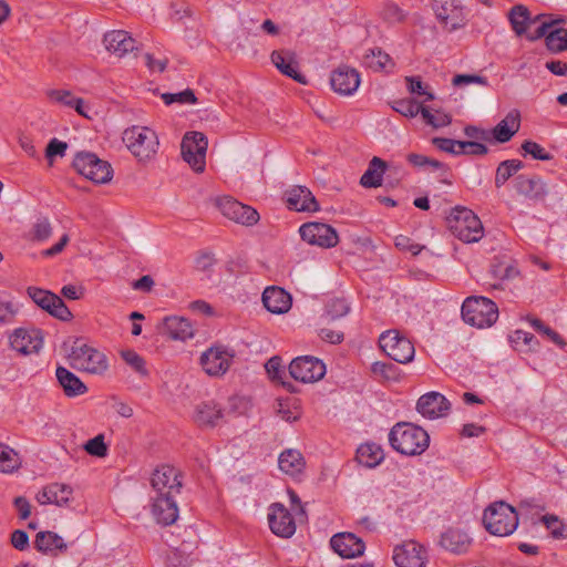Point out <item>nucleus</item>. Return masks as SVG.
<instances>
[{"mask_svg":"<svg viewBox=\"0 0 567 567\" xmlns=\"http://www.w3.org/2000/svg\"><path fill=\"white\" fill-rule=\"evenodd\" d=\"M265 369L267 374L272 381L280 382L289 392H293V385L291 383H287L282 380V375H285V370L281 368V359L277 355L270 358L266 364Z\"/></svg>","mask_w":567,"mask_h":567,"instance_id":"45","label":"nucleus"},{"mask_svg":"<svg viewBox=\"0 0 567 567\" xmlns=\"http://www.w3.org/2000/svg\"><path fill=\"white\" fill-rule=\"evenodd\" d=\"M520 127V113L512 110L507 115L498 122V143L508 142Z\"/></svg>","mask_w":567,"mask_h":567,"instance_id":"39","label":"nucleus"},{"mask_svg":"<svg viewBox=\"0 0 567 567\" xmlns=\"http://www.w3.org/2000/svg\"><path fill=\"white\" fill-rule=\"evenodd\" d=\"M68 148V144L65 142L59 141L58 138H52L47 148H45V157L49 161H52L55 156H63Z\"/></svg>","mask_w":567,"mask_h":567,"instance_id":"61","label":"nucleus"},{"mask_svg":"<svg viewBox=\"0 0 567 567\" xmlns=\"http://www.w3.org/2000/svg\"><path fill=\"white\" fill-rule=\"evenodd\" d=\"M52 235V227L47 218L39 219L32 230V239L38 241L47 240Z\"/></svg>","mask_w":567,"mask_h":567,"instance_id":"57","label":"nucleus"},{"mask_svg":"<svg viewBox=\"0 0 567 567\" xmlns=\"http://www.w3.org/2000/svg\"><path fill=\"white\" fill-rule=\"evenodd\" d=\"M220 213L230 220L245 226H252L259 220L258 212L230 196L217 200Z\"/></svg>","mask_w":567,"mask_h":567,"instance_id":"13","label":"nucleus"},{"mask_svg":"<svg viewBox=\"0 0 567 567\" xmlns=\"http://www.w3.org/2000/svg\"><path fill=\"white\" fill-rule=\"evenodd\" d=\"M425 106L419 104L416 101L412 99H401L398 101H394L392 104V109L400 113L401 115L405 117L413 118L417 114L422 115V111Z\"/></svg>","mask_w":567,"mask_h":567,"instance_id":"46","label":"nucleus"},{"mask_svg":"<svg viewBox=\"0 0 567 567\" xmlns=\"http://www.w3.org/2000/svg\"><path fill=\"white\" fill-rule=\"evenodd\" d=\"M207 146V137L202 132H187L182 140V156L196 173L205 169Z\"/></svg>","mask_w":567,"mask_h":567,"instance_id":"8","label":"nucleus"},{"mask_svg":"<svg viewBox=\"0 0 567 567\" xmlns=\"http://www.w3.org/2000/svg\"><path fill=\"white\" fill-rule=\"evenodd\" d=\"M165 333L174 340H187L193 338L194 329L188 319L183 317H167L164 320Z\"/></svg>","mask_w":567,"mask_h":567,"instance_id":"33","label":"nucleus"},{"mask_svg":"<svg viewBox=\"0 0 567 567\" xmlns=\"http://www.w3.org/2000/svg\"><path fill=\"white\" fill-rule=\"evenodd\" d=\"M463 320L476 328H489L496 322V306L485 297H467L461 309Z\"/></svg>","mask_w":567,"mask_h":567,"instance_id":"5","label":"nucleus"},{"mask_svg":"<svg viewBox=\"0 0 567 567\" xmlns=\"http://www.w3.org/2000/svg\"><path fill=\"white\" fill-rule=\"evenodd\" d=\"M540 520L546 526V528L550 530V534L554 538L560 539L567 536L566 527L558 516L547 514L544 515Z\"/></svg>","mask_w":567,"mask_h":567,"instance_id":"49","label":"nucleus"},{"mask_svg":"<svg viewBox=\"0 0 567 567\" xmlns=\"http://www.w3.org/2000/svg\"><path fill=\"white\" fill-rule=\"evenodd\" d=\"M318 336L322 341H326L330 344H339L343 341L344 334L341 331L322 328L318 331Z\"/></svg>","mask_w":567,"mask_h":567,"instance_id":"63","label":"nucleus"},{"mask_svg":"<svg viewBox=\"0 0 567 567\" xmlns=\"http://www.w3.org/2000/svg\"><path fill=\"white\" fill-rule=\"evenodd\" d=\"M152 514L158 524L168 526L174 524L178 518V508L173 498V494H162V496H153Z\"/></svg>","mask_w":567,"mask_h":567,"instance_id":"25","label":"nucleus"},{"mask_svg":"<svg viewBox=\"0 0 567 567\" xmlns=\"http://www.w3.org/2000/svg\"><path fill=\"white\" fill-rule=\"evenodd\" d=\"M27 292L35 305L48 311L51 316L62 321H70L73 318L71 310L55 293L37 287H29Z\"/></svg>","mask_w":567,"mask_h":567,"instance_id":"10","label":"nucleus"},{"mask_svg":"<svg viewBox=\"0 0 567 567\" xmlns=\"http://www.w3.org/2000/svg\"><path fill=\"white\" fill-rule=\"evenodd\" d=\"M331 548L342 558H354L364 553V543L352 533H339L330 539Z\"/></svg>","mask_w":567,"mask_h":567,"instance_id":"23","label":"nucleus"},{"mask_svg":"<svg viewBox=\"0 0 567 567\" xmlns=\"http://www.w3.org/2000/svg\"><path fill=\"white\" fill-rule=\"evenodd\" d=\"M381 16L385 21L390 23L401 22L405 18L403 10L393 2H386L383 4Z\"/></svg>","mask_w":567,"mask_h":567,"instance_id":"55","label":"nucleus"},{"mask_svg":"<svg viewBox=\"0 0 567 567\" xmlns=\"http://www.w3.org/2000/svg\"><path fill=\"white\" fill-rule=\"evenodd\" d=\"M47 96L51 102L74 109L80 115L87 117L84 111V100L74 96L71 91L53 89L47 92Z\"/></svg>","mask_w":567,"mask_h":567,"instance_id":"36","label":"nucleus"},{"mask_svg":"<svg viewBox=\"0 0 567 567\" xmlns=\"http://www.w3.org/2000/svg\"><path fill=\"white\" fill-rule=\"evenodd\" d=\"M405 82L410 93L425 96L424 101L434 100V94L427 91V85H424L419 76H406Z\"/></svg>","mask_w":567,"mask_h":567,"instance_id":"52","label":"nucleus"},{"mask_svg":"<svg viewBox=\"0 0 567 567\" xmlns=\"http://www.w3.org/2000/svg\"><path fill=\"white\" fill-rule=\"evenodd\" d=\"M350 307L346 299L333 298L329 300L324 307V317L329 321H334L348 315Z\"/></svg>","mask_w":567,"mask_h":567,"instance_id":"43","label":"nucleus"},{"mask_svg":"<svg viewBox=\"0 0 567 567\" xmlns=\"http://www.w3.org/2000/svg\"><path fill=\"white\" fill-rule=\"evenodd\" d=\"M416 410L422 416L434 420L445 416L451 410V403L443 394L432 391L420 396Z\"/></svg>","mask_w":567,"mask_h":567,"instance_id":"18","label":"nucleus"},{"mask_svg":"<svg viewBox=\"0 0 567 567\" xmlns=\"http://www.w3.org/2000/svg\"><path fill=\"white\" fill-rule=\"evenodd\" d=\"M518 526L516 509L503 501H498V536H508Z\"/></svg>","mask_w":567,"mask_h":567,"instance_id":"34","label":"nucleus"},{"mask_svg":"<svg viewBox=\"0 0 567 567\" xmlns=\"http://www.w3.org/2000/svg\"><path fill=\"white\" fill-rule=\"evenodd\" d=\"M162 99L166 105H171L174 102L194 104L197 101L190 89H186L179 93H165L162 95Z\"/></svg>","mask_w":567,"mask_h":567,"instance_id":"56","label":"nucleus"},{"mask_svg":"<svg viewBox=\"0 0 567 567\" xmlns=\"http://www.w3.org/2000/svg\"><path fill=\"white\" fill-rule=\"evenodd\" d=\"M13 505L18 511V515L20 519L29 518L31 514V504L24 496H17L13 499Z\"/></svg>","mask_w":567,"mask_h":567,"instance_id":"64","label":"nucleus"},{"mask_svg":"<svg viewBox=\"0 0 567 567\" xmlns=\"http://www.w3.org/2000/svg\"><path fill=\"white\" fill-rule=\"evenodd\" d=\"M84 450L92 456L104 457L107 455V445L104 435L99 434L84 444Z\"/></svg>","mask_w":567,"mask_h":567,"instance_id":"53","label":"nucleus"},{"mask_svg":"<svg viewBox=\"0 0 567 567\" xmlns=\"http://www.w3.org/2000/svg\"><path fill=\"white\" fill-rule=\"evenodd\" d=\"M9 340L11 348L22 354L37 353L43 346L42 331L37 328H18Z\"/></svg>","mask_w":567,"mask_h":567,"instance_id":"16","label":"nucleus"},{"mask_svg":"<svg viewBox=\"0 0 567 567\" xmlns=\"http://www.w3.org/2000/svg\"><path fill=\"white\" fill-rule=\"evenodd\" d=\"M268 523L271 532L279 537L289 538L296 532L292 515L280 503H275L269 507Z\"/></svg>","mask_w":567,"mask_h":567,"instance_id":"17","label":"nucleus"},{"mask_svg":"<svg viewBox=\"0 0 567 567\" xmlns=\"http://www.w3.org/2000/svg\"><path fill=\"white\" fill-rule=\"evenodd\" d=\"M330 84L336 93L352 95L360 85V74L355 69L342 65L331 73Z\"/></svg>","mask_w":567,"mask_h":567,"instance_id":"21","label":"nucleus"},{"mask_svg":"<svg viewBox=\"0 0 567 567\" xmlns=\"http://www.w3.org/2000/svg\"><path fill=\"white\" fill-rule=\"evenodd\" d=\"M279 468L291 476L301 473L306 462L302 454L298 450H286L278 457Z\"/></svg>","mask_w":567,"mask_h":567,"instance_id":"35","label":"nucleus"},{"mask_svg":"<svg viewBox=\"0 0 567 567\" xmlns=\"http://www.w3.org/2000/svg\"><path fill=\"white\" fill-rule=\"evenodd\" d=\"M271 62L282 74L298 83L307 84L306 76L298 71L295 52L290 50H275L271 53Z\"/></svg>","mask_w":567,"mask_h":567,"instance_id":"26","label":"nucleus"},{"mask_svg":"<svg viewBox=\"0 0 567 567\" xmlns=\"http://www.w3.org/2000/svg\"><path fill=\"white\" fill-rule=\"evenodd\" d=\"M234 357L235 353L224 347H212L200 355V364L208 375L220 377L228 371Z\"/></svg>","mask_w":567,"mask_h":567,"instance_id":"14","label":"nucleus"},{"mask_svg":"<svg viewBox=\"0 0 567 567\" xmlns=\"http://www.w3.org/2000/svg\"><path fill=\"white\" fill-rule=\"evenodd\" d=\"M433 10L436 14V18L450 31L463 25V9L458 4L457 0H434Z\"/></svg>","mask_w":567,"mask_h":567,"instance_id":"20","label":"nucleus"},{"mask_svg":"<svg viewBox=\"0 0 567 567\" xmlns=\"http://www.w3.org/2000/svg\"><path fill=\"white\" fill-rule=\"evenodd\" d=\"M422 117L426 124L435 128L447 126L452 121L451 115L447 113L440 110H435L434 113H432L431 109L427 106L422 111Z\"/></svg>","mask_w":567,"mask_h":567,"instance_id":"48","label":"nucleus"},{"mask_svg":"<svg viewBox=\"0 0 567 567\" xmlns=\"http://www.w3.org/2000/svg\"><path fill=\"white\" fill-rule=\"evenodd\" d=\"M299 233L302 240L310 245H316L322 248L334 247L339 241L337 230L332 226L324 223H306L301 225Z\"/></svg>","mask_w":567,"mask_h":567,"instance_id":"12","label":"nucleus"},{"mask_svg":"<svg viewBox=\"0 0 567 567\" xmlns=\"http://www.w3.org/2000/svg\"><path fill=\"white\" fill-rule=\"evenodd\" d=\"M223 417L221 408L214 401L202 402L195 408L194 421L198 426L215 427Z\"/></svg>","mask_w":567,"mask_h":567,"instance_id":"30","label":"nucleus"},{"mask_svg":"<svg viewBox=\"0 0 567 567\" xmlns=\"http://www.w3.org/2000/svg\"><path fill=\"white\" fill-rule=\"evenodd\" d=\"M69 359L72 368L91 374L103 375L109 370L107 357L85 343L75 342Z\"/></svg>","mask_w":567,"mask_h":567,"instance_id":"6","label":"nucleus"},{"mask_svg":"<svg viewBox=\"0 0 567 567\" xmlns=\"http://www.w3.org/2000/svg\"><path fill=\"white\" fill-rule=\"evenodd\" d=\"M151 485L155 492L154 496H162V494L179 493L182 482L178 480L177 471L169 466L163 465L156 468L151 477Z\"/></svg>","mask_w":567,"mask_h":567,"instance_id":"19","label":"nucleus"},{"mask_svg":"<svg viewBox=\"0 0 567 567\" xmlns=\"http://www.w3.org/2000/svg\"><path fill=\"white\" fill-rule=\"evenodd\" d=\"M363 64L375 72L386 70L389 65L393 66L390 55L381 49H372L367 52L363 56Z\"/></svg>","mask_w":567,"mask_h":567,"instance_id":"41","label":"nucleus"},{"mask_svg":"<svg viewBox=\"0 0 567 567\" xmlns=\"http://www.w3.org/2000/svg\"><path fill=\"white\" fill-rule=\"evenodd\" d=\"M121 357L137 374L144 378L148 375L145 360L136 351L131 349L123 350L121 351Z\"/></svg>","mask_w":567,"mask_h":567,"instance_id":"47","label":"nucleus"},{"mask_svg":"<svg viewBox=\"0 0 567 567\" xmlns=\"http://www.w3.org/2000/svg\"><path fill=\"white\" fill-rule=\"evenodd\" d=\"M123 142L140 162H148L154 158L159 146L155 131L138 125L131 126L123 132Z\"/></svg>","mask_w":567,"mask_h":567,"instance_id":"4","label":"nucleus"},{"mask_svg":"<svg viewBox=\"0 0 567 567\" xmlns=\"http://www.w3.org/2000/svg\"><path fill=\"white\" fill-rule=\"evenodd\" d=\"M449 230L464 243H476L484 234L480 218L468 208L456 206L446 217Z\"/></svg>","mask_w":567,"mask_h":567,"instance_id":"3","label":"nucleus"},{"mask_svg":"<svg viewBox=\"0 0 567 567\" xmlns=\"http://www.w3.org/2000/svg\"><path fill=\"white\" fill-rule=\"evenodd\" d=\"M73 167L79 174L96 184L107 183L113 176L110 163L91 152H79L73 159Z\"/></svg>","mask_w":567,"mask_h":567,"instance_id":"7","label":"nucleus"},{"mask_svg":"<svg viewBox=\"0 0 567 567\" xmlns=\"http://www.w3.org/2000/svg\"><path fill=\"white\" fill-rule=\"evenodd\" d=\"M457 152H460V155H483L487 153V147L478 142L462 141L460 144V150Z\"/></svg>","mask_w":567,"mask_h":567,"instance_id":"60","label":"nucleus"},{"mask_svg":"<svg viewBox=\"0 0 567 567\" xmlns=\"http://www.w3.org/2000/svg\"><path fill=\"white\" fill-rule=\"evenodd\" d=\"M461 142L462 141H455L445 137H434L432 140L433 145H435L439 150L454 155H460V152L457 151L460 150Z\"/></svg>","mask_w":567,"mask_h":567,"instance_id":"59","label":"nucleus"},{"mask_svg":"<svg viewBox=\"0 0 567 567\" xmlns=\"http://www.w3.org/2000/svg\"><path fill=\"white\" fill-rule=\"evenodd\" d=\"M440 543L442 547L454 554H463L468 550L472 539L458 528H449L442 534Z\"/></svg>","mask_w":567,"mask_h":567,"instance_id":"32","label":"nucleus"},{"mask_svg":"<svg viewBox=\"0 0 567 567\" xmlns=\"http://www.w3.org/2000/svg\"><path fill=\"white\" fill-rule=\"evenodd\" d=\"M380 348L392 360L399 363H409L413 360L415 349L413 343L398 330H388L379 338Z\"/></svg>","mask_w":567,"mask_h":567,"instance_id":"9","label":"nucleus"},{"mask_svg":"<svg viewBox=\"0 0 567 567\" xmlns=\"http://www.w3.org/2000/svg\"><path fill=\"white\" fill-rule=\"evenodd\" d=\"M495 515H496V502H493L484 511V515H483V519H482L485 529L492 535H496L495 523L493 522V517Z\"/></svg>","mask_w":567,"mask_h":567,"instance_id":"62","label":"nucleus"},{"mask_svg":"<svg viewBox=\"0 0 567 567\" xmlns=\"http://www.w3.org/2000/svg\"><path fill=\"white\" fill-rule=\"evenodd\" d=\"M355 458L361 465L371 468L383 461L384 453L379 444L365 443L358 447Z\"/></svg>","mask_w":567,"mask_h":567,"instance_id":"38","label":"nucleus"},{"mask_svg":"<svg viewBox=\"0 0 567 567\" xmlns=\"http://www.w3.org/2000/svg\"><path fill=\"white\" fill-rule=\"evenodd\" d=\"M21 465L18 453L8 445L0 443V472L12 473Z\"/></svg>","mask_w":567,"mask_h":567,"instance_id":"42","label":"nucleus"},{"mask_svg":"<svg viewBox=\"0 0 567 567\" xmlns=\"http://www.w3.org/2000/svg\"><path fill=\"white\" fill-rule=\"evenodd\" d=\"M523 168V162L519 159H507L498 165V174L502 175L503 181H507L516 172Z\"/></svg>","mask_w":567,"mask_h":567,"instance_id":"58","label":"nucleus"},{"mask_svg":"<svg viewBox=\"0 0 567 567\" xmlns=\"http://www.w3.org/2000/svg\"><path fill=\"white\" fill-rule=\"evenodd\" d=\"M546 45L553 52H560L567 50V29L557 28L551 31H547Z\"/></svg>","mask_w":567,"mask_h":567,"instance_id":"44","label":"nucleus"},{"mask_svg":"<svg viewBox=\"0 0 567 567\" xmlns=\"http://www.w3.org/2000/svg\"><path fill=\"white\" fill-rule=\"evenodd\" d=\"M508 20L517 35L525 34L529 40H537L547 33L557 23L565 22L564 19H550L544 14L532 18L528 9L523 4L514 6L508 12Z\"/></svg>","mask_w":567,"mask_h":567,"instance_id":"2","label":"nucleus"},{"mask_svg":"<svg viewBox=\"0 0 567 567\" xmlns=\"http://www.w3.org/2000/svg\"><path fill=\"white\" fill-rule=\"evenodd\" d=\"M103 42L105 49L117 58H123L127 53L137 50L136 40L127 31L112 30L104 34Z\"/></svg>","mask_w":567,"mask_h":567,"instance_id":"24","label":"nucleus"},{"mask_svg":"<svg viewBox=\"0 0 567 567\" xmlns=\"http://www.w3.org/2000/svg\"><path fill=\"white\" fill-rule=\"evenodd\" d=\"M389 442L396 452L408 456H416L426 451L430 436L421 426L399 422L391 429Z\"/></svg>","mask_w":567,"mask_h":567,"instance_id":"1","label":"nucleus"},{"mask_svg":"<svg viewBox=\"0 0 567 567\" xmlns=\"http://www.w3.org/2000/svg\"><path fill=\"white\" fill-rule=\"evenodd\" d=\"M514 187L519 195L534 202H542L548 195L546 183L537 175H518Z\"/></svg>","mask_w":567,"mask_h":567,"instance_id":"22","label":"nucleus"},{"mask_svg":"<svg viewBox=\"0 0 567 567\" xmlns=\"http://www.w3.org/2000/svg\"><path fill=\"white\" fill-rule=\"evenodd\" d=\"M34 547L42 553L52 551L54 549H65L62 537L53 532H40L35 536Z\"/></svg>","mask_w":567,"mask_h":567,"instance_id":"40","label":"nucleus"},{"mask_svg":"<svg viewBox=\"0 0 567 567\" xmlns=\"http://www.w3.org/2000/svg\"><path fill=\"white\" fill-rule=\"evenodd\" d=\"M386 167L388 165L382 158L374 156L370 161L368 169L361 176L360 184L367 188L381 186Z\"/></svg>","mask_w":567,"mask_h":567,"instance_id":"37","label":"nucleus"},{"mask_svg":"<svg viewBox=\"0 0 567 567\" xmlns=\"http://www.w3.org/2000/svg\"><path fill=\"white\" fill-rule=\"evenodd\" d=\"M498 280V290L512 289L511 284L522 280L520 272L515 265H507Z\"/></svg>","mask_w":567,"mask_h":567,"instance_id":"54","label":"nucleus"},{"mask_svg":"<svg viewBox=\"0 0 567 567\" xmlns=\"http://www.w3.org/2000/svg\"><path fill=\"white\" fill-rule=\"evenodd\" d=\"M509 342L515 348L524 344L528 350H535L539 346L538 340L534 337V334L523 330L514 331L513 334L509 336Z\"/></svg>","mask_w":567,"mask_h":567,"instance_id":"50","label":"nucleus"},{"mask_svg":"<svg viewBox=\"0 0 567 567\" xmlns=\"http://www.w3.org/2000/svg\"><path fill=\"white\" fill-rule=\"evenodd\" d=\"M524 155H530L534 159L550 161L553 155L548 153L543 146L533 141H525L522 144Z\"/></svg>","mask_w":567,"mask_h":567,"instance_id":"51","label":"nucleus"},{"mask_svg":"<svg viewBox=\"0 0 567 567\" xmlns=\"http://www.w3.org/2000/svg\"><path fill=\"white\" fill-rule=\"evenodd\" d=\"M73 489L66 484L52 483L47 485L38 495L37 501L41 505L54 504L56 506H68L72 501Z\"/></svg>","mask_w":567,"mask_h":567,"instance_id":"29","label":"nucleus"},{"mask_svg":"<svg viewBox=\"0 0 567 567\" xmlns=\"http://www.w3.org/2000/svg\"><path fill=\"white\" fill-rule=\"evenodd\" d=\"M55 375L68 398H74L87 392V386L70 370L58 367Z\"/></svg>","mask_w":567,"mask_h":567,"instance_id":"31","label":"nucleus"},{"mask_svg":"<svg viewBox=\"0 0 567 567\" xmlns=\"http://www.w3.org/2000/svg\"><path fill=\"white\" fill-rule=\"evenodd\" d=\"M393 561L398 567H425L427 553L421 544L409 540L394 548Z\"/></svg>","mask_w":567,"mask_h":567,"instance_id":"15","label":"nucleus"},{"mask_svg":"<svg viewBox=\"0 0 567 567\" xmlns=\"http://www.w3.org/2000/svg\"><path fill=\"white\" fill-rule=\"evenodd\" d=\"M289 374L302 383L316 382L324 377L326 365L311 355L298 357L290 362Z\"/></svg>","mask_w":567,"mask_h":567,"instance_id":"11","label":"nucleus"},{"mask_svg":"<svg viewBox=\"0 0 567 567\" xmlns=\"http://www.w3.org/2000/svg\"><path fill=\"white\" fill-rule=\"evenodd\" d=\"M286 195L289 209L296 212H318L320 209L316 197L305 186H295Z\"/></svg>","mask_w":567,"mask_h":567,"instance_id":"28","label":"nucleus"},{"mask_svg":"<svg viewBox=\"0 0 567 567\" xmlns=\"http://www.w3.org/2000/svg\"><path fill=\"white\" fill-rule=\"evenodd\" d=\"M262 303L268 311L281 315L290 310L292 298L285 289L272 286L264 290Z\"/></svg>","mask_w":567,"mask_h":567,"instance_id":"27","label":"nucleus"}]
</instances>
